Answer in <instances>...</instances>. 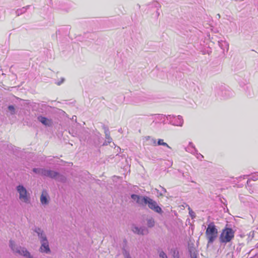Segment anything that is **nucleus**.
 Returning a JSON list of instances; mask_svg holds the SVG:
<instances>
[{"label": "nucleus", "instance_id": "f257e3e1", "mask_svg": "<svg viewBox=\"0 0 258 258\" xmlns=\"http://www.w3.org/2000/svg\"><path fill=\"white\" fill-rule=\"evenodd\" d=\"M218 230L213 222L208 225L205 232L206 237L208 240V246L213 243L218 237Z\"/></svg>", "mask_w": 258, "mask_h": 258}, {"label": "nucleus", "instance_id": "f03ea898", "mask_svg": "<svg viewBox=\"0 0 258 258\" xmlns=\"http://www.w3.org/2000/svg\"><path fill=\"white\" fill-rule=\"evenodd\" d=\"M9 246L16 254L23 255L26 258H33L26 248L16 244L15 241L12 240H10L9 241Z\"/></svg>", "mask_w": 258, "mask_h": 258}, {"label": "nucleus", "instance_id": "7ed1b4c3", "mask_svg": "<svg viewBox=\"0 0 258 258\" xmlns=\"http://www.w3.org/2000/svg\"><path fill=\"white\" fill-rule=\"evenodd\" d=\"M234 231L232 228L225 227L220 235V241L224 243L230 242L234 237Z\"/></svg>", "mask_w": 258, "mask_h": 258}, {"label": "nucleus", "instance_id": "20e7f679", "mask_svg": "<svg viewBox=\"0 0 258 258\" xmlns=\"http://www.w3.org/2000/svg\"><path fill=\"white\" fill-rule=\"evenodd\" d=\"M16 189L19 195V199L25 203H29L30 197L26 188L23 185H19L16 187Z\"/></svg>", "mask_w": 258, "mask_h": 258}, {"label": "nucleus", "instance_id": "39448f33", "mask_svg": "<svg viewBox=\"0 0 258 258\" xmlns=\"http://www.w3.org/2000/svg\"><path fill=\"white\" fill-rule=\"evenodd\" d=\"M144 206L148 205L149 209L157 213L161 214L162 213V210L158 206L157 203L150 197H147V198L144 199Z\"/></svg>", "mask_w": 258, "mask_h": 258}, {"label": "nucleus", "instance_id": "423d86ee", "mask_svg": "<svg viewBox=\"0 0 258 258\" xmlns=\"http://www.w3.org/2000/svg\"><path fill=\"white\" fill-rule=\"evenodd\" d=\"M166 119L169 120V123L175 125L182 126L183 123V119L180 115L175 116L171 115L166 116Z\"/></svg>", "mask_w": 258, "mask_h": 258}, {"label": "nucleus", "instance_id": "0eeeda50", "mask_svg": "<svg viewBox=\"0 0 258 258\" xmlns=\"http://www.w3.org/2000/svg\"><path fill=\"white\" fill-rule=\"evenodd\" d=\"M40 243L41 246L39 248V251L42 253H50L51 251L49 246V243L47 239L44 240H41Z\"/></svg>", "mask_w": 258, "mask_h": 258}, {"label": "nucleus", "instance_id": "6e6552de", "mask_svg": "<svg viewBox=\"0 0 258 258\" xmlns=\"http://www.w3.org/2000/svg\"><path fill=\"white\" fill-rule=\"evenodd\" d=\"M102 128L104 130L106 140L103 144V146H107L112 142V139L110 136V132L108 127L105 125H102Z\"/></svg>", "mask_w": 258, "mask_h": 258}, {"label": "nucleus", "instance_id": "1a4fd4ad", "mask_svg": "<svg viewBox=\"0 0 258 258\" xmlns=\"http://www.w3.org/2000/svg\"><path fill=\"white\" fill-rule=\"evenodd\" d=\"M132 230L134 233L139 235H145L148 233V230L146 227H139L135 225L132 226Z\"/></svg>", "mask_w": 258, "mask_h": 258}, {"label": "nucleus", "instance_id": "9d476101", "mask_svg": "<svg viewBox=\"0 0 258 258\" xmlns=\"http://www.w3.org/2000/svg\"><path fill=\"white\" fill-rule=\"evenodd\" d=\"M33 230L35 233H36L40 241L47 239L45 232L41 228L38 227H35Z\"/></svg>", "mask_w": 258, "mask_h": 258}, {"label": "nucleus", "instance_id": "9b49d317", "mask_svg": "<svg viewBox=\"0 0 258 258\" xmlns=\"http://www.w3.org/2000/svg\"><path fill=\"white\" fill-rule=\"evenodd\" d=\"M131 197L132 199L136 201L138 204L142 206H144V199L147 198V196H141L136 194H132Z\"/></svg>", "mask_w": 258, "mask_h": 258}, {"label": "nucleus", "instance_id": "f8f14e48", "mask_svg": "<svg viewBox=\"0 0 258 258\" xmlns=\"http://www.w3.org/2000/svg\"><path fill=\"white\" fill-rule=\"evenodd\" d=\"M37 120L46 126H51L53 124L51 119H49L42 115L38 116Z\"/></svg>", "mask_w": 258, "mask_h": 258}, {"label": "nucleus", "instance_id": "ddd939ff", "mask_svg": "<svg viewBox=\"0 0 258 258\" xmlns=\"http://www.w3.org/2000/svg\"><path fill=\"white\" fill-rule=\"evenodd\" d=\"M32 170L33 172L37 174L45 177L47 176L48 169L41 168H34Z\"/></svg>", "mask_w": 258, "mask_h": 258}, {"label": "nucleus", "instance_id": "4468645a", "mask_svg": "<svg viewBox=\"0 0 258 258\" xmlns=\"http://www.w3.org/2000/svg\"><path fill=\"white\" fill-rule=\"evenodd\" d=\"M146 101V98L141 96H137L134 97L131 102V103L133 105H137L141 102Z\"/></svg>", "mask_w": 258, "mask_h": 258}, {"label": "nucleus", "instance_id": "2eb2a0df", "mask_svg": "<svg viewBox=\"0 0 258 258\" xmlns=\"http://www.w3.org/2000/svg\"><path fill=\"white\" fill-rule=\"evenodd\" d=\"M185 151L189 152L193 155H196V153L197 152V150L196 149L195 146L191 142H189L187 147L185 148Z\"/></svg>", "mask_w": 258, "mask_h": 258}, {"label": "nucleus", "instance_id": "dca6fc26", "mask_svg": "<svg viewBox=\"0 0 258 258\" xmlns=\"http://www.w3.org/2000/svg\"><path fill=\"white\" fill-rule=\"evenodd\" d=\"M218 45L223 50H226L227 51L229 49V44L227 42L224 40H220L218 41Z\"/></svg>", "mask_w": 258, "mask_h": 258}, {"label": "nucleus", "instance_id": "f3484780", "mask_svg": "<svg viewBox=\"0 0 258 258\" xmlns=\"http://www.w3.org/2000/svg\"><path fill=\"white\" fill-rule=\"evenodd\" d=\"M145 140L146 141L148 142V145L156 146L157 143L155 139L152 138L151 136H146L145 137Z\"/></svg>", "mask_w": 258, "mask_h": 258}, {"label": "nucleus", "instance_id": "a211bd4d", "mask_svg": "<svg viewBox=\"0 0 258 258\" xmlns=\"http://www.w3.org/2000/svg\"><path fill=\"white\" fill-rule=\"evenodd\" d=\"M30 6L28 5V6H27L26 7H24L22 8H20V9H18L16 11V15L17 16H20L22 14H23V13H24L25 12H26V11L27 10V9L29 8Z\"/></svg>", "mask_w": 258, "mask_h": 258}, {"label": "nucleus", "instance_id": "6ab92c4d", "mask_svg": "<svg viewBox=\"0 0 258 258\" xmlns=\"http://www.w3.org/2000/svg\"><path fill=\"white\" fill-rule=\"evenodd\" d=\"M40 202L42 205H47L48 204V200L47 198V194L45 195L44 192H42L40 196Z\"/></svg>", "mask_w": 258, "mask_h": 258}, {"label": "nucleus", "instance_id": "aec40b11", "mask_svg": "<svg viewBox=\"0 0 258 258\" xmlns=\"http://www.w3.org/2000/svg\"><path fill=\"white\" fill-rule=\"evenodd\" d=\"M55 180L62 183H64L66 181L67 178L64 175L58 172V174L56 176Z\"/></svg>", "mask_w": 258, "mask_h": 258}, {"label": "nucleus", "instance_id": "412c9836", "mask_svg": "<svg viewBox=\"0 0 258 258\" xmlns=\"http://www.w3.org/2000/svg\"><path fill=\"white\" fill-rule=\"evenodd\" d=\"M58 174V172L48 169L47 177H49L52 179H55L56 176Z\"/></svg>", "mask_w": 258, "mask_h": 258}, {"label": "nucleus", "instance_id": "4be33fe9", "mask_svg": "<svg viewBox=\"0 0 258 258\" xmlns=\"http://www.w3.org/2000/svg\"><path fill=\"white\" fill-rule=\"evenodd\" d=\"M152 6L156 8V17H158L160 15V12H159V8H161L160 4L157 1L153 2L152 4Z\"/></svg>", "mask_w": 258, "mask_h": 258}, {"label": "nucleus", "instance_id": "5701e85b", "mask_svg": "<svg viewBox=\"0 0 258 258\" xmlns=\"http://www.w3.org/2000/svg\"><path fill=\"white\" fill-rule=\"evenodd\" d=\"M83 131L85 133V135L84 136H83L82 135H80V134H77L76 133H73L72 134H73V136H79V138L81 139L80 140H85L87 139V138L89 136V133L88 132L85 131L84 130H83Z\"/></svg>", "mask_w": 258, "mask_h": 258}, {"label": "nucleus", "instance_id": "b1692460", "mask_svg": "<svg viewBox=\"0 0 258 258\" xmlns=\"http://www.w3.org/2000/svg\"><path fill=\"white\" fill-rule=\"evenodd\" d=\"M189 253L190 258H197L198 253L194 248L189 249Z\"/></svg>", "mask_w": 258, "mask_h": 258}, {"label": "nucleus", "instance_id": "393cba45", "mask_svg": "<svg viewBox=\"0 0 258 258\" xmlns=\"http://www.w3.org/2000/svg\"><path fill=\"white\" fill-rule=\"evenodd\" d=\"M166 118V116H165V115L160 114H157L156 117V119L161 121L164 124L166 123V122H165L166 118Z\"/></svg>", "mask_w": 258, "mask_h": 258}, {"label": "nucleus", "instance_id": "a878e982", "mask_svg": "<svg viewBox=\"0 0 258 258\" xmlns=\"http://www.w3.org/2000/svg\"><path fill=\"white\" fill-rule=\"evenodd\" d=\"M258 180V173H255L253 175L251 176L250 179H248L247 181V185L248 186H249L250 182L251 180L256 181Z\"/></svg>", "mask_w": 258, "mask_h": 258}, {"label": "nucleus", "instance_id": "bb28decb", "mask_svg": "<svg viewBox=\"0 0 258 258\" xmlns=\"http://www.w3.org/2000/svg\"><path fill=\"white\" fill-rule=\"evenodd\" d=\"M157 145L163 146L166 147L168 149H171V148L166 143L164 142V141L163 139H159L157 143Z\"/></svg>", "mask_w": 258, "mask_h": 258}, {"label": "nucleus", "instance_id": "cd10ccee", "mask_svg": "<svg viewBox=\"0 0 258 258\" xmlns=\"http://www.w3.org/2000/svg\"><path fill=\"white\" fill-rule=\"evenodd\" d=\"M155 225V221L153 218H150L147 220V225L149 227H153Z\"/></svg>", "mask_w": 258, "mask_h": 258}, {"label": "nucleus", "instance_id": "c85d7f7f", "mask_svg": "<svg viewBox=\"0 0 258 258\" xmlns=\"http://www.w3.org/2000/svg\"><path fill=\"white\" fill-rule=\"evenodd\" d=\"M8 108L9 110L11 112V115H14L16 113V110L13 105H9Z\"/></svg>", "mask_w": 258, "mask_h": 258}, {"label": "nucleus", "instance_id": "c756f323", "mask_svg": "<svg viewBox=\"0 0 258 258\" xmlns=\"http://www.w3.org/2000/svg\"><path fill=\"white\" fill-rule=\"evenodd\" d=\"M122 253L124 255V258H132L130 256L129 251L125 249L124 248L122 250Z\"/></svg>", "mask_w": 258, "mask_h": 258}, {"label": "nucleus", "instance_id": "7c9ffc66", "mask_svg": "<svg viewBox=\"0 0 258 258\" xmlns=\"http://www.w3.org/2000/svg\"><path fill=\"white\" fill-rule=\"evenodd\" d=\"M195 155L196 156L197 159L201 161L204 158V156L200 153H199L198 151L197 152V153H196V155Z\"/></svg>", "mask_w": 258, "mask_h": 258}, {"label": "nucleus", "instance_id": "2f4dec72", "mask_svg": "<svg viewBox=\"0 0 258 258\" xmlns=\"http://www.w3.org/2000/svg\"><path fill=\"white\" fill-rule=\"evenodd\" d=\"M159 256H160V258H168V257L166 255V253L164 251H161L159 253Z\"/></svg>", "mask_w": 258, "mask_h": 258}, {"label": "nucleus", "instance_id": "473e14b6", "mask_svg": "<svg viewBox=\"0 0 258 258\" xmlns=\"http://www.w3.org/2000/svg\"><path fill=\"white\" fill-rule=\"evenodd\" d=\"M178 172L182 173V175L183 177L184 178H186L187 179H189V178L190 177L189 174L188 173L187 174H184L183 172H182L181 170H178Z\"/></svg>", "mask_w": 258, "mask_h": 258}, {"label": "nucleus", "instance_id": "72a5a7b5", "mask_svg": "<svg viewBox=\"0 0 258 258\" xmlns=\"http://www.w3.org/2000/svg\"><path fill=\"white\" fill-rule=\"evenodd\" d=\"M64 80H65V79L64 78H61V80H60V81H58V82H56L55 84L56 85L59 86L64 82Z\"/></svg>", "mask_w": 258, "mask_h": 258}, {"label": "nucleus", "instance_id": "f704fd0d", "mask_svg": "<svg viewBox=\"0 0 258 258\" xmlns=\"http://www.w3.org/2000/svg\"><path fill=\"white\" fill-rule=\"evenodd\" d=\"M250 185H249V186H247V185H246V187H247V188H248V189L249 190V192H250V194H251V193H252V192H253V190H252L250 188Z\"/></svg>", "mask_w": 258, "mask_h": 258}, {"label": "nucleus", "instance_id": "c9c22d12", "mask_svg": "<svg viewBox=\"0 0 258 258\" xmlns=\"http://www.w3.org/2000/svg\"><path fill=\"white\" fill-rule=\"evenodd\" d=\"M160 187L161 188V189H162V191H163L164 193H165V192H166V189L165 188H164L163 187H162V186H160Z\"/></svg>", "mask_w": 258, "mask_h": 258}, {"label": "nucleus", "instance_id": "e433bc0d", "mask_svg": "<svg viewBox=\"0 0 258 258\" xmlns=\"http://www.w3.org/2000/svg\"><path fill=\"white\" fill-rule=\"evenodd\" d=\"M38 106H44V107H46V106H48L47 105H46V104H38Z\"/></svg>", "mask_w": 258, "mask_h": 258}, {"label": "nucleus", "instance_id": "4c0bfd02", "mask_svg": "<svg viewBox=\"0 0 258 258\" xmlns=\"http://www.w3.org/2000/svg\"><path fill=\"white\" fill-rule=\"evenodd\" d=\"M169 163L167 164L168 165L171 166L172 165V161H168Z\"/></svg>", "mask_w": 258, "mask_h": 258}, {"label": "nucleus", "instance_id": "58836bf2", "mask_svg": "<svg viewBox=\"0 0 258 258\" xmlns=\"http://www.w3.org/2000/svg\"><path fill=\"white\" fill-rule=\"evenodd\" d=\"M121 129L119 130H118V132H121Z\"/></svg>", "mask_w": 258, "mask_h": 258}, {"label": "nucleus", "instance_id": "ea45409f", "mask_svg": "<svg viewBox=\"0 0 258 258\" xmlns=\"http://www.w3.org/2000/svg\"><path fill=\"white\" fill-rule=\"evenodd\" d=\"M218 17H220V14H218Z\"/></svg>", "mask_w": 258, "mask_h": 258}, {"label": "nucleus", "instance_id": "a19ab883", "mask_svg": "<svg viewBox=\"0 0 258 258\" xmlns=\"http://www.w3.org/2000/svg\"><path fill=\"white\" fill-rule=\"evenodd\" d=\"M218 17H220V14H218Z\"/></svg>", "mask_w": 258, "mask_h": 258}, {"label": "nucleus", "instance_id": "79ce46f5", "mask_svg": "<svg viewBox=\"0 0 258 258\" xmlns=\"http://www.w3.org/2000/svg\"><path fill=\"white\" fill-rule=\"evenodd\" d=\"M160 195H161V196H163V194H162V193H161V194H160Z\"/></svg>", "mask_w": 258, "mask_h": 258}]
</instances>
